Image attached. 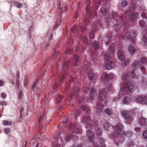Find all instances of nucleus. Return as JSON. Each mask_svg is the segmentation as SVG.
<instances>
[{
  "label": "nucleus",
  "mask_w": 147,
  "mask_h": 147,
  "mask_svg": "<svg viewBox=\"0 0 147 147\" xmlns=\"http://www.w3.org/2000/svg\"><path fill=\"white\" fill-rule=\"evenodd\" d=\"M123 127L121 124H117L114 127L115 131L116 133L118 134H125V132L123 130Z\"/></svg>",
  "instance_id": "nucleus-3"
},
{
  "label": "nucleus",
  "mask_w": 147,
  "mask_h": 147,
  "mask_svg": "<svg viewBox=\"0 0 147 147\" xmlns=\"http://www.w3.org/2000/svg\"><path fill=\"white\" fill-rule=\"evenodd\" d=\"M114 91L111 84H109L107 85L106 88L101 90L99 92V97L100 99L103 100L105 99L106 97L107 96V94L113 92Z\"/></svg>",
  "instance_id": "nucleus-1"
},
{
  "label": "nucleus",
  "mask_w": 147,
  "mask_h": 147,
  "mask_svg": "<svg viewBox=\"0 0 147 147\" xmlns=\"http://www.w3.org/2000/svg\"><path fill=\"white\" fill-rule=\"evenodd\" d=\"M131 100L129 96H126L123 99V102L126 104H129L131 102Z\"/></svg>",
  "instance_id": "nucleus-20"
},
{
  "label": "nucleus",
  "mask_w": 147,
  "mask_h": 147,
  "mask_svg": "<svg viewBox=\"0 0 147 147\" xmlns=\"http://www.w3.org/2000/svg\"><path fill=\"white\" fill-rule=\"evenodd\" d=\"M110 127L109 124L107 122H105L104 123V128L105 129L107 130H109V128Z\"/></svg>",
  "instance_id": "nucleus-27"
},
{
  "label": "nucleus",
  "mask_w": 147,
  "mask_h": 147,
  "mask_svg": "<svg viewBox=\"0 0 147 147\" xmlns=\"http://www.w3.org/2000/svg\"><path fill=\"white\" fill-rule=\"evenodd\" d=\"M141 61L142 63H145L147 62V59L145 57H143L141 58Z\"/></svg>",
  "instance_id": "nucleus-37"
},
{
  "label": "nucleus",
  "mask_w": 147,
  "mask_h": 147,
  "mask_svg": "<svg viewBox=\"0 0 147 147\" xmlns=\"http://www.w3.org/2000/svg\"><path fill=\"white\" fill-rule=\"evenodd\" d=\"M86 127L87 128H90L91 127V125H89L88 124H87L86 126Z\"/></svg>",
  "instance_id": "nucleus-60"
},
{
  "label": "nucleus",
  "mask_w": 147,
  "mask_h": 147,
  "mask_svg": "<svg viewBox=\"0 0 147 147\" xmlns=\"http://www.w3.org/2000/svg\"><path fill=\"white\" fill-rule=\"evenodd\" d=\"M142 41L145 45H147V30H144L143 31Z\"/></svg>",
  "instance_id": "nucleus-8"
},
{
  "label": "nucleus",
  "mask_w": 147,
  "mask_h": 147,
  "mask_svg": "<svg viewBox=\"0 0 147 147\" xmlns=\"http://www.w3.org/2000/svg\"><path fill=\"white\" fill-rule=\"evenodd\" d=\"M104 58L106 60H110L111 57L110 55L108 54H106L104 55Z\"/></svg>",
  "instance_id": "nucleus-28"
},
{
  "label": "nucleus",
  "mask_w": 147,
  "mask_h": 147,
  "mask_svg": "<svg viewBox=\"0 0 147 147\" xmlns=\"http://www.w3.org/2000/svg\"><path fill=\"white\" fill-rule=\"evenodd\" d=\"M135 8V6L134 4L133 3H132L130 7V9L131 10H133Z\"/></svg>",
  "instance_id": "nucleus-45"
},
{
  "label": "nucleus",
  "mask_w": 147,
  "mask_h": 147,
  "mask_svg": "<svg viewBox=\"0 0 147 147\" xmlns=\"http://www.w3.org/2000/svg\"><path fill=\"white\" fill-rule=\"evenodd\" d=\"M117 55L119 59L121 61L123 60L125 58V56L123 51L121 50L118 51Z\"/></svg>",
  "instance_id": "nucleus-5"
},
{
  "label": "nucleus",
  "mask_w": 147,
  "mask_h": 147,
  "mask_svg": "<svg viewBox=\"0 0 147 147\" xmlns=\"http://www.w3.org/2000/svg\"><path fill=\"white\" fill-rule=\"evenodd\" d=\"M111 47V46H110L109 47V49H110V51H113V45H112Z\"/></svg>",
  "instance_id": "nucleus-59"
},
{
  "label": "nucleus",
  "mask_w": 147,
  "mask_h": 147,
  "mask_svg": "<svg viewBox=\"0 0 147 147\" xmlns=\"http://www.w3.org/2000/svg\"><path fill=\"white\" fill-rule=\"evenodd\" d=\"M134 130L136 132H139L140 130V129L139 127H136L134 128Z\"/></svg>",
  "instance_id": "nucleus-54"
},
{
  "label": "nucleus",
  "mask_w": 147,
  "mask_h": 147,
  "mask_svg": "<svg viewBox=\"0 0 147 147\" xmlns=\"http://www.w3.org/2000/svg\"><path fill=\"white\" fill-rule=\"evenodd\" d=\"M128 51L130 54L133 55L135 52V48L132 45H130L128 47Z\"/></svg>",
  "instance_id": "nucleus-11"
},
{
  "label": "nucleus",
  "mask_w": 147,
  "mask_h": 147,
  "mask_svg": "<svg viewBox=\"0 0 147 147\" xmlns=\"http://www.w3.org/2000/svg\"><path fill=\"white\" fill-rule=\"evenodd\" d=\"M56 100L58 102L61 101V97L59 94H58L57 95Z\"/></svg>",
  "instance_id": "nucleus-43"
},
{
  "label": "nucleus",
  "mask_w": 147,
  "mask_h": 147,
  "mask_svg": "<svg viewBox=\"0 0 147 147\" xmlns=\"http://www.w3.org/2000/svg\"><path fill=\"white\" fill-rule=\"evenodd\" d=\"M83 144L77 142L75 143L73 145V147H82Z\"/></svg>",
  "instance_id": "nucleus-31"
},
{
  "label": "nucleus",
  "mask_w": 147,
  "mask_h": 147,
  "mask_svg": "<svg viewBox=\"0 0 147 147\" xmlns=\"http://www.w3.org/2000/svg\"><path fill=\"white\" fill-rule=\"evenodd\" d=\"M88 35L90 38L92 39L94 38V33L92 31L89 32L88 33Z\"/></svg>",
  "instance_id": "nucleus-39"
},
{
  "label": "nucleus",
  "mask_w": 147,
  "mask_h": 147,
  "mask_svg": "<svg viewBox=\"0 0 147 147\" xmlns=\"http://www.w3.org/2000/svg\"><path fill=\"white\" fill-rule=\"evenodd\" d=\"M108 12V11L105 7L101 8L100 10V12L104 16Z\"/></svg>",
  "instance_id": "nucleus-23"
},
{
  "label": "nucleus",
  "mask_w": 147,
  "mask_h": 147,
  "mask_svg": "<svg viewBox=\"0 0 147 147\" xmlns=\"http://www.w3.org/2000/svg\"><path fill=\"white\" fill-rule=\"evenodd\" d=\"M3 82L0 80V86H1L3 85Z\"/></svg>",
  "instance_id": "nucleus-64"
},
{
  "label": "nucleus",
  "mask_w": 147,
  "mask_h": 147,
  "mask_svg": "<svg viewBox=\"0 0 147 147\" xmlns=\"http://www.w3.org/2000/svg\"><path fill=\"white\" fill-rule=\"evenodd\" d=\"M125 134L127 135V136L129 135L130 136H131L132 135V133L130 132H127L126 133L125 132Z\"/></svg>",
  "instance_id": "nucleus-58"
},
{
  "label": "nucleus",
  "mask_w": 147,
  "mask_h": 147,
  "mask_svg": "<svg viewBox=\"0 0 147 147\" xmlns=\"http://www.w3.org/2000/svg\"><path fill=\"white\" fill-rule=\"evenodd\" d=\"M123 38L124 40H128L131 39V40H134L135 38L134 36H131V33L130 32H128L125 34H124L123 36Z\"/></svg>",
  "instance_id": "nucleus-9"
},
{
  "label": "nucleus",
  "mask_w": 147,
  "mask_h": 147,
  "mask_svg": "<svg viewBox=\"0 0 147 147\" xmlns=\"http://www.w3.org/2000/svg\"><path fill=\"white\" fill-rule=\"evenodd\" d=\"M10 129L9 128H5L4 129V131L6 134H8L10 131Z\"/></svg>",
  "instance_id": "nucleus-47"
},
{
  "label": "nucleus",
  "mask_w": 147,
  "mask_h": 147,
  "mask_svg": "<svg viewBox=\"0 0 147 147\" xmlns=\"http://www.w3.org/2000/svg\"><path fill=\"white\" fill-rule=\"evenodd\" d=\"M128 77L127 75L124 74L122 77V80L124 81V83L127 82L126 86H124L120 90H123V93L124 94H126V92L129 90V91L133 92L134 89V86L130 82H128L127 79Z\"/></svg>",
  "instance_id": "nucleus-2"
},
{
  "label": "nucleus",
  "mask_w": 147,
  "mask_h": 147,
  "mask_svg": "<svg viewBox=\"0 0 147 147\" xmlns=\"http://www.w3.org/2000/svg\"><path fill=\"white\" fill-rule=\"evenodd\" d=\"M123 90H120L119 93V96L114 98L113 99V101L114 102H117L119 100L120 98L121 97L124 95L123 93Z\"/></svg>",
  "instance_id": "nucleus-14"
},
{
  "label": "nucleus",
  "mask_w": 147,
  "mask_h": 147,
  "mask_svg": "<svg viewBox=\"0 0 147 147\" xmlns=\"http://www.w3.org/2000/svg\"><path fill=\"white\" fill-rule=\"evenodd\" d=\"M72 52V49H69L67 50L65 52V53L66 54H71Z\"/></svg>",
  "instance_id": "nucleus-40"
},
{
  "label": "nucleus",
  "mask_w": 147,
  "mask_h": 147,
  "mask_svg": "<svg viewBox=\"0 0 147 147\" xmlns=\"http://www.w3.org/2000/svg\"><path fill=\"white\" fill-rule=\"evenodd\" d=\"M74 57L76 59V62L75 65L76 66L78 65L80 63V60L78 56L76 55H75Z\"/></svg>",
  "instance_id": "nucleus-22"
},
{
  "label": "nucleus",
  "mask_w": 147,
  "mask_h": 147,
  "mask_svg": "<svg viewBox=\"0 0 147 147\" xmlns=\"http://www.w3.org/2000/svg\"><path fill=\"white\" fill-rule=\"evenodd\" d=\"M92 46L94 49H97L99 47V45L96 41H94L93 42Z\"/></svg>",
  "instance_id": "nucleus-25"
},
{
  "label": "nucleus",
  "mask_w": 147,
  "mask_h": 147,
  "mask_svg": "<svg viewBox=\"0 0 147 147\" xmlns=\"http://www.w3.org/2000/svg\"><path fill=\"white\" fill-rule=\"evenodd\" d=\"M73 135L69 134L65 138V141L66 142H68L73 137Z\"/></svg>",
  "instance_id": "nucleus-30"
},
{
  "label": "nucleus",
  "mask_w": 147,
  "mask_h": 147,
  "mask_svg": "<svg viewBox=\"0 0 147 147\" xmlns=\"http://www.w3.org/2000/svg\"><path fill=\"white\" fill-rule=\"evenodd\" d=\"M105 112L108 115L111 114L112 113V110L109 108H107L105 109Z\"/></svg>",
  "instance_id": "nucleus-26"
},
{
  "label": "nucleus",
  "mask_w": 147,
  "mask_h": 147,
  "mask_svg": "<svg viewBox=\"0 0 147 147\" xmlns=\"http://www.w3.org/2000/svg\"><path fill=\"white\" fill-rule=\"evenodd\" d=\"M96 135H97L99 139L100 143L101 145L103 147L105 146V140H103L101 138V132L98 133V132H96Z\"/></svg>",
  "instance_id": "nucleus-10"
},
{
  "label": "nucleus",
  "mask_w": 147,
  "mask_h": 147,
  "mask_svg": "<svg viewBox=\"0 0 147 147\" xmlns=\"http://www.w3.org/2000/svg\"><path fill=\"white\" fill-rule=\"evenodd\" d=\"M79 91L78 87H75L72 89V93L73 95H76L78 94Z\"/></svg>",
  "instance_id": "nucleus-19"
},
{
  "label": "nucleus",
  "mask_w": 147,
  "mask_h": 147,
  "mask_svg": "<svg viewBox=\"0 0 147 147\" xmlns=\"http://www.w3.org/2000/svg\"><path fill=\"white\" fill-rule=\"evenodd\" d=\"M110 42V39H109L106 42V45H107Z\"/></svg>",
  "instance_id": "nucleus-63"
},
{
  "label": "nucleus",
  "mask_w": 147,
  "mask_h": 147,
  "mask_svg": "<svg viewBox=\"0 0 147 147\" xmlns=\"http://www.w3.org/2000/svg\"><path fill=\"white\" fill-rule=\"evenodd\" d=\"M131 77L137 79L138 77V73L134 70H133L131 71Z\"/></svg>",
  "instance_id": "nucleus-17"
},
{
  "label": "nucleus",
  "mask_w": 147,
  "mask_h": 147,
  "mask_svg": "<svg viewBox=\"0 0 147 147\" xmlns=\"http://www.w3.org/2000/svg\"><path fill=\"white\" fill-rule=\"evenodd\" d=\"M88 77L89 79L90 80L95 79L96 77V76L94 74L93 71L92 70L90 71V73L89 74Z\"/></svg>",
  "instance_id": "nucleus-16"
},
{
  "label": "nucleus",
  "mask_w": 147,
  "mask_h": 147,
  "mask_svg": "<svg viewBox=\"0 0 147 147\" xmlns=\"http://www.w3.org/2000/svg\"><path fill=\"white\" fill-rule=\"evenodd\" d=\"M90 118L88 116H84L82 118V122L84 123H87L90 121Z\"/></svg>",
  "instance_id": "nucleus-21"
},
{
  "label": "nucleus",
  "mask_w": 147,
  "mask_h": 147,
  "mask_svg": "<svg viewBox=\"0 0 147 147\" xmlns=\"http://www.w3.org/2000/svg\"><path fill=\"white\" fill-rule=\"evenodd\" d=\"M24 108L22 107L21 108V110L20 111V115L21 114L22 112H23L24 110Z\"/></svg>",
  "instance_id": "nucleus-61"
},
{
  "label": "nucleus",
  "mask_w": 147,
  "mask_h": 147,
  "mask_svg": "<svg viewBox=\"0 0 147 147\" xmlns=\"http://www.w3.org/2000/svg\"><path fill=\"white\" fill-rule=\"evenodd\" d=\"M37 83V82H35L32 85V89L34 90V88L36 84Z\"/></svg>",
  "instance_id": "nucleus-56"
},
{
  "label": "nucleus",
  "mask_w": 147,
  "mask_h": 147,
  "mask_svg": "<svg viewBox=\"0 0 147 147\" xmlns=\"http://www.w3.org/2000/svg\"><path fill=\"white\" fill-rule=\"evenodd\" d=\"M115 66V63L112 61L107 62L105 65L106 69H111L113 68Z\"/></svg>",
  "instance_id": "nucleus-7"
},
{
  "label": "nucleus",
  "mask_w": 147,
  "mask_h": 147,
  "mask_svg": "<svg viewBox=\"0 0 147 147\" xmlns=\"http://www.w3.org/2000/svg\"><path fill=\"white\" fill-rule=\"evenodd\" d=\"M103 106L102 105H98L97 106L96 110L97 113L99 114L103 110Z\"/></svg>",
  "instance_id": "nucleus-18"
},
{
  "label": "nucleus",
  "mask_w": 147,
  "mask_h": 147,
  "mask_svg": "<svg viewBox=\"0 0 147 147\" xmlns=\"http://www.w3.org/2000/svg\"><path fill=\"white\" fill-rule=\"evenodd\" d=\"M89 89L86 86H84L82 88V90L84 91L85 93H87L88 92Z\"/></svg>",
  "instance_id": "nucleus-34"
},
{
  "label": "nucleus",
  "mask_w": 147,
  "mask_h": 147,
  "mask_svg": "<svg viewBox=\"0 0 147 147\" xmlns=\"http://www.w3.org/2000/svg\"><path fill=\"white\" fill-rule=\"evenodd\" d=\"M112 18L116 20L117 19V13L116 12L113 11L112 12Z\"/></svg>",
  "instance_id": "nucleus-32"
},
{
  "label": "nucleus",
  "mask_w": 147,
  "mask_h": 147,
  "mask_svg": "<svg viewBox=\"0 0 147 147\" xmlns=\"http://www.w3.org/2000/svg\"><path fill=\"white\" fill-rule=\"evenodd\" d=\"M139 25L140 27H142L145 25V22L143 20H141L139 22Z\"/></svg>",
  "instance_id": "nucleus-36"
},
{
  "label": "nucleus",
  "mask_w": 147,
  "mask_h": 147,
  "mask_svg": "<svg viewBox=\"0 0 147 147\" xmlns=\"http://www.w3.org/2000/svg\"><path fill=\"white\" fill-rule=\"evenodd\" d=\"M3 124L5 125H6L7 124H9L8 122L6 121H3Z\"/></svg>",
  "instance_id": "nucleus-55"
},
{
  "label": "nucleus",
  "mask_w": 147,
  "mask_h": 147,
  "mask_svg": "<svg viewBox=\"0 0 147 147\" xmlns=\"http://www.w3.org/2000/svg\"><path fill=\"white\" fill-rule=\"evenodd\" d=\"M82 39L85 44H86L87 42L88 38L87 36H84L82 37Z\"/></svg>",
  "instance_id": "nucleus-33"
},
{
  "label": "nucleus",
  "mask_w": 147,
  "mask_h": 147,
  "mask_svg": "<svg viewBox=\"0 0 147 147\" xmlns=\"http://www.w3.org/2000/svg\"><path fill=\"white\" fill-rule=\"evenodd\" d=\"M140 65V63L139 62L136 61L133 63L132 64V66L134 67H138Z\"/></svg>",
  "instance_id": "nucleus-29"
},
{
  "label": "nucleus",
  "mask_w": 147,
  "mask_h": 147,
  "mask_svg": "<svg viewBox=\"0 0 147 147\" xmlns=\"http://www.w3.org/2000/svg\"><path fill=\"white\" fill-rule=\"evenodd\" d=\"M1 105H5L6 104V102L4 101L1 102Z\"/></svg>",
  "instance_id": "nucleus-62"
},
{
  "label": "nucleus",
  "mask_w": 147,
  "mask_h": 147,
  "mask_svg": "<svg viewBox=\"0 0 147 147\" xmlns=\"http://www.w3.org/2000/svg\"><path fill=\"white\" fill-rule=\"evenodd\" d=\"M127 2L126 0H122L121 2V5L123 7H125L127 5Z\"/></svg>",
  "instance_id": "nucleus-35"
},
{
  "label": "nucleus",
  "mask_w": 147,
  "mask_h": 147,
  "mask_svg": "<svg viewBox=\"0 0 147 147\" xmlns=\"http://www.w3.org/2000/svg\"><path fill=\"white\" fill-rule=\"evenodd\" d=\"M136 99L139 102H141L143 104H147V97L138 96Z\"/></svg>",
  "instance_id": "nucleus-4"
},
{
  "label": "nucleus",
  "mask_w": 147,
  "mask_h": 147,
  "mask_svg": "<svg viewBox=\"0 0 147 147\" xmlns=\"http://www.w3.org/2000/svg\"><path fill=\"white\" fill-rule=\"evenodd\" d=\"M76 50L78 52H81V51H80V50L79 49V48L78 46H77L76 47Z\"/></svg>",
  "instance_id": "nucleus-57"
},
{
  "label": "nucleus",
  "mask_w": 147,
  "mask_h": 147,
  "mask_svg": "<svg viewBox=\"0 0 147 147\" xmlns=\"http://www.w3.org/2000/svg\"><path fill=\"white\" fill-rule=\"evenodd\" d=\"M89 20L88 18H86L84 20V24L86 25L87 23L89 22Z\"/></svg>",
  "instance_id": "nucleus-52"
},
{
  "label": "nucleus",
  "mask_w": 147,
  "mask_h": 147,
  "mask_svg": "<svg viewBox=\"0 0 147 147\" xmlns=\"http://www.w3.org/2000/svg\"><path fill=\"white\" fill-rule=\"evenodd\" d=\"M80 109L82 111H84L86 110V109L84 105H82L80 107Z\"/></svg>",
  "instance_id": "nucleus-48"
},
{
  "label": "nucleus",
  "mask_w": 147,
  "mask_h": 147,
  "mask_svg": "<svg viewBox=\"0 0 147 147\" xmlns=\"http://www.w3.org/2000/svg\"><path fill=\"white\" fill-rule=\"evenodd\" d=\"M121 113L122 115L125 119H130V115L128 111H121Z\"/></svg>",
  "instance_id": "nucleus-12"
},
{
  "label": "nucleus",
  "mask_w": 147,
  "mask_h": 147,
  "mask_svg": "<svg viewBox=\"0 0 147 147\" xmlns=\"http://www.w3.org/2000/svg\"><path fill=\"white\" fill-rule=\"evenodd\" d=\"M140 124L142 126H145L147 125V122L144 118H142L139 120Z\"/></svg>",
  "instance_id": "nucleus-15"
},
{
  "label": "nucleus",
  "mask_w": 147,
  "mask_h": 147,
  "mask_svg": "<svg viewBox=\"0 0 147 147\" xmlns=\"http://www.w3.org/2000/svg\"><path fill=\"white\" fill-rule=\"evenodd\" d=\"M142 16L143 18H146V15L145 12H143L142 13Z\"/></svg>",
  "instance_id": "nucleus-51"
},
{
  "label": "nucleus",
  "mask_w": 147,
  "mask_h": 147,
  "mask_svg": "<svg viewBox=\"0 0 147 147\" xmlns=\"http://www.w3.org/2000/svg\"><path fill=\"white\" fill-rule=\"evenodd\" d=\"M87 136L89 141L90 142H93L94 140V134L90 131L88 130L86 131Z\"/></svg>",
  "instance_id": "nucleus-6"
},
{
  "label": "nucleus",
  "mask_w": 147,
  "mask_h": 147,
  "mask_svg": "<svg viewBox=\"0 0 147 147\" xmlns=\"http://www.w3.org/2000/svg\"><path fill=\"white\" fill-rule=\"evenodd\" d=\"M114 78V75L113 73H110L109 75V78L113 79Z\"/></svg>",
  "instance_id": "nucleus-46"
},
{
  "label": "nucleus",
  "mask_w": 147,
  "mask_h": 147,
  "mask_svg": "<svg viewBox=\"0 0 147 147\" xmlns=\"http://www.w3.org/2000/svg\"><path fill=\"white\" fill-rule=\"evenodd\" d=\"M60 133L59 132H58L57 135L56 136H55V138L57 139H59L60 138Z\"/></svg>",
  "instance_id": "nucleus-49"
},
{
  "label": "nucleus",
  "mask_w": 147,
  "mask_h": 147,
  "mask_svg": "<svg viewBox=\"0 0 147 147\" xmlns=\"http://www.w3.org/2000/svg\"><path fill=\"white\" fill-rule=\"evenodd\" d=\"M103 76L106 79L109 78V75L106 72H104L103 74Z\"/></svg>",
  "instance_id": "nucleus-42"
},
{
  "label": "nucleus",
  "mask_w": 147,
  "mask_h": 147,
  "mask_svg": "<svg viewBox=\"0 0 147 147\" xmlns=\"http://www.w3.org/2000/svg\"><path fill=\"white\" fill-rule=\"evenodd\" d=\"M15 5L18 8H20L22 7L23 6L22 4L20 3H17L15 4Z\"/></svg>",
  "instance_id": "nucleus-41"
},
{
  "label": "nucleus",
  "mask_w": 147,
  "mask_h": 147,
  "mask_svg": "<svg viewBox=\"0 0 147 147\" xmlns=\"http://www.w3.org/2000/svg\"><path fill=\"white\" fill-rule=\"evenodd\" d=\"M53 147H61V146L59 144L55 143L54 144Z\"/></svg>",
  "instance_id": "nucleus-50"
},
{
  "label": "nucleus",
  "mask_w": 147,
  "mask_h": 147,
  "mask_svg": "<svg viewBox=\"0 0 147 147\" xmlns=\"http://www.w3.org/2000/svg\"><path fill=\"white\" fill-rule=\"evenodd\" d=\"M130 61V59L129 58H128L125 61L122 62L121 63V65L123 67H124L126 66L129 63Z\"/></svg>",
  "instance_id": "nucleus-24"
},
{
  "label": "nucleus",
  "mask_w": 147,
  "mask_h": 147,
  "mask_svg": "<svg viewBox=\"0 0 147 147\" xmlns=\"http://www.w3.org/2000/svg\"><path fill=\"white\" fill-rule=\"evenodd\" d=\"M97 95L96 92L94 88H92L90 90V93L89 96L90 98L93 99L94 98L96 97Z\"/></svg>",
  "instance_id": "nucleus-13"
},
{
  "label": "nucleus",
  "mask_w": 147,
  "mask_h": 147,
  "mask_svg": "<svg viewBox=\"0 0 147 147\" xmlns=\"http://www.w3.org/2000/svg\"><path fill=\"white\" fill-rule=\"evenodd\" d=\"M1 97L3 99H5L6 97V95L4 93H2L1 94Z\"/></svg>",
  "instance_id": "nucleus-53"
},
{
  "label": "nucleus",
  "mask_w": 147,
  "mask_h": 147,
  "mask_svg": "<svg viewBox=\"0 0 147 147\" xmlns=\"http://www.w3.org/2000/svg\"><path fill=\"white\" fill-rule=\"evenodd\" d=\"M131 15L133 17L135 18H137L138 17V13L137 12H134L132 13Z\"/></svg>",
  "instance_id": "nucleus-38"
},
{
  "label": "nucleus",
  "mask_w": 147,
  "mask_h": 147,
  "mask_svg": "<svg viewBox=\"0 0 147 147\" xmlns=\"http://www.w3.org/2000/svg\"><path fill=\"white\" fill-rule=\"evenodd\" d=\"M143 137L145 138H147V130L144 131L142 134Z\"/></svg>",
  "instance_id": "nucleus-44"
}]
</instances>
